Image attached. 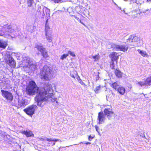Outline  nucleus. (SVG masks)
I'll list each match as a JSON object with an SVG mask.
<instances>
[{"label":"nucleus","instance_id":"nucleus-1","mask_svg":"<svg viewBox=\"0 0 151 151\" xmlns=\"http://www.w3.org/2000/svg\"><path fill=\"white\" fill-rule=\"evenodd\" d=\"M52 91V86L50 84L47 83L44 85V89L40 91L35 98V101L38 106H43L45 104L46 101H50L52 102H55L56 103H58L56 98L50 96Z\"/></svg>","mask_w":151,"mask_h":151},{"label":"nucleus","instance_id":"nucleus-2","mask_svg":"<svg viewBox=\"0 0 151 151\" xmlns=\"http://www.w3.org/2000/svg\"><path fill=\"white\" fill-rule=\"evenodd\" d=\"M43 88L40 89H39L35 82L33 81H31L29 83V84L26 88L27 93L29 96H33L37 93V95L39 93L40 91L43 90Z\"/></svg>","mask_w":151,"mask_h":151},{"label":"nucleus","instance_id":"nucleus-3","mask_svg":"<svg viewBox=\"0 0 151 151\" xmlns=\"http://www.w3.org/2000/svg\"><path fill=\"white\" fill-rule=\"evenodd\" d=\"M52 68L45 65L41 70L40 74L41 79L46 80H50L52 76Z\"/></svg>","mask_w":151,"mask_h":151},{"label":"nucleus","instance_id":"nucleus-4","mask_svg":"<svg viewBox=\"0 0 151 151\" xmlns=\"http://www.w3.org/2000/svg\"><path fill=\"white\" fill-rule=\"evenodd\" d=\"M22 64L23 65H24V67L28 68L29 71L34 70L37 67L36 64L31 62L30 58L28 57L24 58V61L22 62Z\"/></svg>","mask_w":151,"mask_h":151},{"label":"nucleus","instance_id":"nucleus-5","mask_svg":"<svg viewBox=\"0 0 151 151\" xmlns=\"http://www.w3.org/2000/svg\"><path fill=\"white\" fill-rule=\"evenodd\" d=\"M0 27H2V29L0 30L1 32L4 33L5 35H9L10 33L14 32V30L12 29L11 26H9L6 23L4 24L0 21Z\"/></svg>","mask_w":151,"mask_h":151},{"label":"nucleus","instance_id":"nucleus-6","mask_svg":"<svg viewBox=\"0 0 151 151\" xmlns=\"http://www.w3.org/2000/svg\"><path fill=\"white\" fill-rule=\"evenodd\" d=\"M37 108V106L36 105L32 104L24 109V111L27 115L32 116L35 114V111Z\"/></svg>","mask_w":151,"mask_h":151},{"label":"nucleus","instance_id":"nucleus-7","mask_svg":"<svg viewBox=\"0 0 151 151\" xmlns=\"http://www.w3.org/2000/svg\"><path fill=\"white\" fill-rule=\"evenodd\" d=\"M30 102L29 100L23 98H19L18 100V106L19 107H25Z\"/></svg>","mask_w":151,"mask_h":151},{"label":"nucleus","instance_id":"nucleus-8","mask_svg":"<svg viewBox=\"0 0 151 151\" xmlns=\"http://www.w3.org/2000/svg\"><path fill=\"white\" fill-rule=\"evenodd\" d=\"M112 47L115 49V50L118 51L125 52L128 49V47L125 45H117L113 44L111 45Z\"/></svg>","mask_w":151,"mask_h":151},{"label":"nucleus","instance_id":"nucleus-9","mask_svg":"<svg viewBox=\"0 0 151 151\" xmlns=\"http://www.w3.org/2000/svg\"><path fill=\"white\" fill-rule=\"evenodd\" d=\"M1 92L2 93V96L6 98L7 100L10 101H12L13 96L12 93L8 91L3 90H1Z\"/></svg>","mask_w":151,"mask_h":151},{"label":"nucleus","instance_id":"nucleus-10","mask_svg":"<svg viewBox=\"0 0 151 151\" xmlns=\"http://www.w3.org/2000/svg\"><path fill=\"white\" fill-rule=\"evenodd\" d=\"M106 119L105 115H104L103 112H100L98 114V118L97 122L99 124L104 123Z\"/></svg>","mask_w":151,"mask_h":151},{"label":"nucleus","instance_id":"nucleus-11","mask_svg":"<svg viewBox=\"0 0 151 151\" xmlns=\"http://www.w3.org/2000/svg\"><path fill=\"white\" fill-rule=\"evenodd\" d=\"M104 113L105 115L109 119L114 116V113L110 108H105L104 110Z\"/></svg>","mask_w":151,"mask_h":151},{"label":"nucleus","instance_id":"nucleus-12","mask_svg":"<svg viewBox=\"0 0 151 151\" xmlns=\"http://www.w3.org/2000/svg\"><path fill=\"white\" fill-rule=\"evenodd\" d=\"M6 63L11 67L14 68L15 67L16 63L13 58L12 57H9Z\"/></svg>","mask_w":151,"mask_h":151},{"label":"nucleus","instance_id":"nucleus-13","mask_svg":"<svg viewBox=\"0 0 151 151\" xmlns=\"http://www.w3.org/2000/svg\"><path fill=\"white\" fill-rule=\"evenodd\" d=\"M109 57L111 58V60H117L118 58V56L117 55V54L115 52H112L109 55Z\"/></svg>","mask_w":151,"mask_h":151},{"label":"nucleus","instance_id":"nucleus-14","mask_svg":"<svg viewBox=\"0 0 151 151\" xmlns=\"http://www.w3.org/2000/svg\"><path fill=\"white\" fill-rule=\"evenodd\" d=\"M128 40L131 42H134L138 41L139 39L137 37L132 35L129 36Z\"/></svg>","mask_w":151,"mask_h":151},{"label":"nucleus","instance_id":"nucleus-15","mask_svg":"<svg viewBox=\"0 0 151 151\" xmlns=\"http://www.w3.org/2000/svg\"><path fill=\"white\" fill-rule=\"evenodd\" d=\"M22 133L26 135L27 137L34 136V135L31 131H22Z\"/></svg>","mask_w":151,"mask_h":151},{"label":"nucleus","instance_id":"nucleus-16","mask_svg":"<svg viewBox=\"0 0 151 151\" xmlns=\"http://www.w3.org/2000/svg\"><path fill=\"white\" fill-rule=\"evenodd\" d=\"M35 47L38 50L40 51L41 52L42 51H43L45 48L44 47L41 45H38L37 44L35 45Z\"/></svg>","mask_w":151,"mask_h":151},{"label":"nucleus","instance_id":"nucleus-17","mask_svg":"<svg viewBox=\"0 0 151 151\" xmlns=\"http://www.w3.org/2000/svg\"><path fill=\"white\" fill-rule=\"evenodd\" d=\"M117 90L122 95L124 94L125 91V88L122 86H119Z\"/></svg>","mask_w":151,"mask_h":151},{"label":"nucleus","instance_id":"nucleus-18","mask_svg":"<svg viewBox=\"0 0 151 151\" xmlns=\"http://www.w3.org/2000/svg\"><path fill=\"white\" fill-rule=\"evenodd\" d=\"M37 12L38 14H42L43 16L45 15V13L44 12V10H43V8L42 9V7L40 6H38V8L37 10Z\"/></svg>","mask_w":151,"mask_h":151},{"label":"nucleus","instance_id":"nucleus-19","mask_svg":"<svg viewBox=\"0 0 151 151\" xmlns=\"http://www.w3.org/2000/svg\"><path fill=\"white\" fill-rule=\"evenodd\" d=\"M137 51L143 57H148V55L146 52L141 50H138Z\"/></svg>","mask_w":151,"mask_h":151},{"label":"nucleus","instance_id":"nucleus-20","mask_svg":"<svg viewBox=\"0 0 151 151\" xmlns=\"http://www.w3.org/2000/svg\"><path fill=\"white\" fill-rule=\"evenodd\" d=\"M45 34H51V31L50 29V28L49 27V25L45 26Z\"/></svg>","mask_w":151,"mask_h":151},{"label":"nucleus","instance_id":"nucleus-21","mask_svg":"<svg viewBox=\"0 0 151 151\" xmlns=\"http://www.w3.org/2000/svg\"><path fill=\"white\" fill-rule=\"evenodd\" d=\"M45 37L49 42H52V36L51 34H45Z\"/></svg>","mask_w":151,"mask_h":151},{"label":"nucleus","instance_id":"nucleus-22","mask_svg":"<svg viewBox=\"0 0 151 151\" xmlns=\"http://www.w3.org/2000/svg\"><path fill=\"white\" fill-rule=\"evenodd\" d=\"M111 87L117 90L119 87V83L117 82H115L111 84Z\"/></svg>","mask_w":151,"mask_h":151},{"label":"nucleus","instance_id":"nucleus-23","mask_svg":"<svg viewBox=\"0 0 151 151\" xmlns=\"http://www.w3.org/2000/svg\"><path fill=\"white\" fill-rule=\"evenodd\" d=\"M115 73L117 77L119 78L122 77V73L120 71L116 69L115 70Z\"/></svg>","mask_w":151,"mask_h":151},{"label":"nucleus","instance_id":"nucleus-24","mask_svg":"<svg viewBox=\"0 0 151 151\" xmlns=\"http://www.w3.org/2000/svg\"><path fill=\"white\" fill-rule=\"evenodd\" d=\"M146 86H150L151 85V76L148 78L145 81Z\"/></svg>","mask_w":151,"mask_h":151},{"label":"nucleus","instance_id":"nucleus-25","mask_svg":"<svg viewBox=\"0 0 151 151\" xmlns=\"http://www.w3.org/2000/svg\"><path fill=\"white\" fill-rule=\"evenodd\" d=\"M6 46V43L5 42L0 40V47L5 48Z\"/></svg>","mask_w":151,"mask_h":151},{"label":"nucleus","instance_id":"nucleus-26","mask_svg":"<svg viewBox=\"0 0 151 151\" xmlns=\"http://www.w3.org/2000/svg\"><path fill=\"white\" fill-rule=\"evenodd\" d=\"M150 11V9H142L141 11L140 12V14L145 13L147 14L149 13Z\"/></svg>","mask_w":151,"mask_h":151},{"label":"nucleus","instance_id":"nucleus-27","mask_svg":"<svg viewBox=\"0 0 151 151\" xmlns=\"http://www.w3.org/2000/svg\"><path fill=\"white\" fill-rule=\"evenodd\" d=\"M43 10H44V12H45L46 13L50 14V10L46 7L44 6L43 8Z\"/></svg>","mask_w":151,"mask_h":151},{"label":"nucleus","instance_id":"nucleus-28","mask_svg":"<svg viewBox=\"0 0 151 151\" xmlns=\"http://www.w3.org/2000/svg\"><path fill=\"white\" fill-rule=\"evenodd\" d=\"M42 55L44 58H47L48 56L47 52L46 51V49H45L43 51H42L41 52Z\"/></svg>","mask_w":151,"mask_h":151},{"label":"nucleus","instance_id":"nucleus-29","mask_svg":"<svg viewBox=\"0 0 151 151\" xmlns=\"http://www.w3.org/2000/svg\"><path fill=\"white\" fill-rule=\"evenodd\" d=\"M33 0H27L28 6L30 7L31 6L32 4Z\"/></svg>","mask_w":151,"mask_h":151},{"label":"nucleus","instance_id":"nucleus-30","mask_svg":"<svg viewBox=\"0 0 151 151\" xmlns=\"http://www.w3.org/2000/svg\"><path fill=\"white\" fill-rule=\"evenodd\" d=\"M137 84H138L141 86H146V84L145 81L144 82L139 81L138 82Z\"/></svg>","mask_w":151,"mask_h":151},{"label":"nucleus","instance_id":"nucleus-31","mask_svg":"<svg viewBox=\"0 0 151 151\" xmlns=\"http://www.w3.org/2000/svg\"><path fill=\"white\" fill-rule=\"evenodd\" d=\"M55 3H61L65 2V1L62 0H52Z\"/></svg>","mask_w":151,"mask_h":151},{"label":"nucleus","instance_id":"nucleus-32","mask_svg":"<svg viewBox=\"0 0 151 151\" xmlns=\"http://www.w3.org/2000/svg\"><path fill=\"white\" fill-rule=\"evenodd\" d=\"M92 58L94 59V61H96L99 60V54H97L95 56H92Z\"/></svg>","mask_w":151,"mask_h":151},{"label":"nucleus","instance_id":"nucleus-33","mask_svg":"<svg viewBox=\"0 0 151 151\" xmlns=\"http://www.w3.org/2000/svg\"><path fill=\"white\" fill-rule=\"evenodd\" d=\"M68 56V54H63L61 56L60 59L62 60H63L64 59L66 58Z\"/></svg>","mask_w":151,"mask_h":151},{"label":"nucleus","instance_id":"nucleus-34","mask_svg":"<svg viewBox=\"0 0 151 151\" xmlns=\"http://www.w3.org/2000/svg\"><path fill=\"white\" fill-rule=\"evenodd\" d=\"M3 83H4V84H5L6 85L8 84L9 83V81L7 79L3 78L2 80Z\"/></svg>","mask_w":151,"mask_h":151},{"label":"nucleus","instance_id":"nucleus-35","mask_svg":"<svg viewBox=\"0 0 151 151\" xmlns=\"http://www.w3.org/2000/svg\"><path fill=\"white\" fill-rule=\"evenodd\" d=\"M34 29V27L32 25H31L28 28V29L29 31L32 32H33V30Z\"/></svg>","mask_w":151,"mask_h":151},{"label":"nucleus","instance_id":"nucleus-36","mask_svg":"<svg viewBox=\"0 0 151 151\" xmlns=\"http://www.w3.org/2000/svg\"><path fill=\"white\" fill-rule=\"evenodd\" d=\"M101 88V86L100 85H99L98 86H97L96 88H95V92L96 93H98V91L100 90Z\"/></svg>","mask_w":151,"mask_h":151},{"label":"nucleus","instance_id":"nucleus-37","mask_svg":"<svg viewBox=\"0 0 151 151\" xmlns=\"http://www.w3.org/2000/svg\"><path fill=\"white\" fill-rule=\"evenodd\" d=\"M68 53L69 54H70V55L71 56L73 57H75L76 56V55L73 52H71L70 51H68Z\"/></svg>","mask_w":151,"mask_h":151},{"label":"nucleus","instance_id":"nucleus-38","mask_svg":"<svg viewBox=\"0 0 151 151\" xmlns=\"http://www.w3.org/2000/svg\"><path fill=\"white\" fill-rule=\"evenodd\" d=\"M95 128L96 129V131L99 133V127L97 125H96L95 126Z\"/></svg>","mask_w":151,"mask_h":151},{"label":"nucleus","instance_id":"nucleus-39","mask_svg":"<svg viewBox=\"0 0 151 151\" xmlns=\"http://www.w3.org/2000/svg\"><path fill=\"white\" fill-rule=\"evenodd\" d=\"M110 67L112 69L114 68V65L113 61H112L111 63L110 64Z\"/></svg>","mask_w":151,"mask_h":151},{"label":"nucleus","instance_id":"nucleus-40","mask_svg":"<svg viewBox=\"0 0 151 151\" xmlns=\"http://www.w3.org/2000/svg\"><path fill=\"white\" fill-rule=\"evenodd\" d=\"M72 17H74L78 21L80 19H79V18H78V17L75 16V15H72Z\"/></svg>","mask_w":151,"mask_h":151},{"label":"nucleus","instance_id":"nucleus-41","mask_svg":"<svg viewBox=\"0 0 151 151\" xmlns=\"http://www.w3.org/2000/svg\"><path fill=\"white\" fill-rule=\"evenodd\" d=\"M60 11V12H64L65 11V8H64V7H63V9H62V10H58V11H56L55 12V13H56V12H57L58 11Z\"/></svg>","mask_w":151,"mask_h":151},{"label":"nucleus","instance_id":"nucleus-42","mask_svg":"<svg viewBox=\"0 0 151 151\" xmlns=\"http://www.w3.org/2000/svg\"><path fill=\"white\" fill-rule=\"evenodd\" d=\"M94 137H92L90 135L88 137V140L89 141H91L92 139Z\"/></svg>","mask_w":151,"mask_h":151},{"label":"nucleus","instance_id":"nucleus-43","mask_svg":"<svg viewBox=\"0 0 151 151\" xmlns=\"http://www.w3.org/2000/svg\"><path fill=\"white\" fill-rule=\"evenodd\" d=\"M46 140L48 142H52V141L53 140V139L51 138L49 139L47 138H46Z\"/></svg>","mask_w":151,"mask_h":151},{"label":"nucleus","instance_id":"nucleus-44","mask_svg":"<svg viewBox=\"0 0 151 151\" xmlns=\"http://www.w3.org/2000/svg\"><path fill=\"white\" fill-rule=\"evenodd\" d=\"M61 141L60 139H53V140H52V141H53V142H57V141Z\"/></svg>","mask_w":151,"mask_h":151},{"label":"nucleus","instance_id":"nucleus-45","mask_svg":"<svg viewBox=\"0 0 151 151\" xmlns=\"http://www.w3.org/2000/svg\"><path fill=\"white\" fill-rule=\"evenodd\" d=\"M78 22H80V23H81V24H83L84 26H85V27H87L86 26L85 24L82 21H81V19L78 21Z\"/></svg>","mask_w":151,"mask_h":151},{"label":"nucleus","instance_id":"nucleus-46","mask_svg":"<svg viewBox=\"0 0 151 151\" xmlns=\"http://www.w3.org/2000/svg\"><path fill=\"white\" fill-rule=\"evenodd\" d=\"M48 19H47V20L46 21V23H45V26L49 25H48Z\"/></svg>","mask_w":151,"mask_h":151},{"label":"nucleus","instance_id":"nucleus-47","mask_svg":"<svg viewBox=\"0 0 151 151\" xmlns=\"http://www.w3.org/2000/svg\"><path fill=\"white\" fill-rule=\"evenodd\" d=\"M83 142H81V143H83ZM84 143H85V144H86V145H88V144H91V143L90 142H87V143H84Z\"/></svg>","mask_w":151,"mask_h":151},{"label":"nucleus","instance_id":"nucleus-48","mask_svg":"<svg viewBox=\"0 0 151 151\" xmlns=\"http://www.w3.org/2000/svg\"><path fill=\"white\" fill-rule=\"evenodd\" d=\"M70 76L72 77V78H75V76H74L73 75V74H70Z\"/></svg>","mask_w":151,"mask_h":151},{"label":"nucleus","instance_id":"nucleus-49","mask_svg":"<svg viewBox=\"0 0 151 151\" xmlns=\"http://www.w3.org/2000/svg\"><path fill=\"white\" fill-rule=\"evenodd\" d=\"M71 9V8H69V9H68V11L69 13H70V12H69V10H70V9Z\"/></svg>","mask_w":151,"mask_h":151},{"label":"nucleus","instance_id":"nucleus-50","mask_svg":"<svg viewBox=\"0 0 151 151\" xmlns=\"http://www.w3.org/2000/svg\"><path fill=\"white\" fill-rule=\"evenodd\" d=\"M81 84L82 85H85V84L82 81L81 82Z\"/></svg>","mask_w":151,"mask_h":151},{"label":"nucleus","instance_id":"nucleus-51","mask_svg":"<svg viewBox=\"0 0 151 151\" xmlns=\"http://www.w3.org/2000/svg\"><path fill=\"white\" fill-rule=\"evenodd\" d=\"M80 8L79 7H76V9L77 10V9H79Z\"/></svg>","mask_w":151,"mask_h":151},{"label":"nucleus","instance_id":"nucleus-52","mask_svg":"<svg viewBox=\"0 0 151 151\" xmlns=\"http://www.w3.org/2000/svg\"><path fill=\"white\" fill-rule=\"evenodd\" d=\"M147 1H151V0H147Z\"/></svg>","mask_w":151,"mask_h":151},{"label":"nucleus","instance_id":"nucleus-53","mask_svg":"<svg viewBox=\"0 0 151 151\" xmlns=\"http://www.w3.org/2000/svg\"><path fill=\"white\" fill-rule=\"evenodd\" d=\"M55 144V143H53L52 145H54Z\"/></svg>","mask_w":151,"mask_h":151},{"label":"nucleus","instance_id":"nucleus-54","mask_svg":"<svg viewBox=\"0 0 151 151\" xmlns=\"http://www.w3.org/2000/svg\"><path fill=\"white\" fill-rule=\"evenodd\" d=\"M78 144H74V145H77Z\"/></svg>","mask_w":151,"mask_h":151},{"label":"nucleus","instance_id":"nucleus-55","mask_svg":"<svg viewBox=\"0 0 151 151\" xmlns=\"http://www.w3.org/2000/svg\"><path fill=\"white\" fill-rule=\"evenodd\" d=\"M19 1V0H18Z\"/></svg>","mask_w":151,"mask_h":151}]
</instances>
